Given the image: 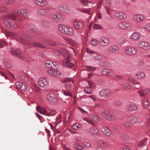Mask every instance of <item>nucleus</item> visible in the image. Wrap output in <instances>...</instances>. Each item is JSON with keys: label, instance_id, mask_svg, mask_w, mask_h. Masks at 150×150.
I'll use <instances>...</instances> for the list:
<instances>
[{"label": "nucleus", "instance_id": "obj_52", "mask_svg": "<svg viewBox=\"0 0 150 150\" xmlns=\"http://www.w3.org/2000/svg\"><path fill=\"white\" fill-rule=\"evenodd\" d=\"M80 125L78 123H76L72 125V128L74 129H77L78 128H80Z\"/></svg>", "mask_w": 150, "mask_h": 150}, {"label": "nucleus", "instance_id": "obj_9", "mask_svg": "<svg viewBox=\"0 0 150 150\" xmlns=\"http://www.w3.org/2000/svg\"><path fill=\"white\" fill-rule=\"evenodd\" d=\"M99 41L100 45L103 47H105L108 46L110 42L108 38L105 37H101L99 39Z\"/></svg>", "mask_w": 150, "mask_h": 150}, {"label": "nucleus", "instance_id": "obj_30", "mask_svg": "<svg viewBox=\"0 0 150 150\" xmlns=\"http://www.w3.org/2000/svg\"><path fill=\"white\" fill-rule=\"evenodd\" d=\"M64 39L67 43L70 45H74L76 44V42L71 38L67 37L65 38Z\"/></svg>", "mask_w": 150, "mask_h": 150}, {"label": "nucleus", "instance_id": "obj_1", "mask_svg": "<svg viewBox=\"0 0 150 150\" xmlns=\"http://www.w3.org/2000/svg\"><path fill=\"white\" fill-rule=\"evenodd\" d=\"M11 52L14 55L24 60H28L27 55L25 54L23 51L13 48L11 49Z\"/></svg>", "mask_w": 150, "mask_h": 150}, {"label": "nucleus", "instance_id": "obj_4", "mask_svg": "<svg viewBox=\"0 0 150 150\" xmlns=\"http://www.w3.org/2000/svg\"><path fill=\"white\" fill-rule=\"evenodd\" d=\"M46 100L48 102L51 103L52 104H56L58 102V99L56 97L55 95L52 93L47 94Z\"/></svg>", "mask_w": 150, "mask_h": 150}, {"label": "nucleus", "instance_id": "obj_43", "mask_svg": "<svg viewBox=\"0 0 150 150\" xmlns=\"http://www.w3.org/2000/svg\"><path fill=\"white\" fill-rule=\"evenodd\" d=\"M53 75V77H60V76H61V73L59 71L55 69L54 71V73Z\"/></svg>", "mask_w": 150, "mask_h": 150}, {"label": "nucleus", "instance_id": "obj_48", "mask_svg": "<svg viewBox=\"0 0 150 150\" xmlns=\"http://www.w3.org/2000/svg\"><path fill=\"white\" fill-rule=\"evenodd\" d=\"M80 1L81 3H82L83 5L85 6H89V5L91 4L90 2L87 0H82L81 1Z\"/></svg>", "mask_w": 150, "mask_h": 150}, {"label": "nucleus", "instance_id": "obj_49", "mask_svg": "<svg viewBox=\"0 0 150 150\" xmlns=\"http://www.w3.org/2000/svg\"><path fill=\"white\" fill-rule=\"evenodd\" d=\"M127 41V40L125 38H122L119 39V42L121 45H123Z\"/></svg>", "mask_w": 150, "mask_h": 150}, {"label": "nucleus", "instance_id": "obj_14", "mask_svg": "<svg viewBox=\"0 0 150 150\" xmlns=\"http://www.w3.org/2000/svg\"><path fill=\"white\" fill-rule=\"evenodd\" d=\"M35 3L38 6L44 7L47 4V0H35Z\"/></svg>", "mask_w": 150, "mask_h": 150}, {"label": "nucleus", "instance_id": "obj_10", "mask_svg": "<svg viewBox=\"0 0 150 150\" xmlns=\"http://www.w3.org/2000/svg\"><path fill=\"white\" fill-rule=\"evenodd\" d=\"M138 46L139 47L146 50L150 49V44L147 42L144 41L139 42Z\"/></svg>", "mask_w": 150, "mask_h": 150}, {"label": "nucleus", "instance_id": "obj_41", "mask_svg": "<svg viewBox=\"0 0 150 150\" xmlns=\"http://www.w3.org/2000/svg\"><path fill=\"white\" fill-rule=\"evenodd\" d=\"M62 93L65 96H72L71 93L68 90H62Z\"/></svg>", "mask_w": 150, "mask_h": 150}, {"label": "nucleus", "instance_id": "obj_3", "mask_svg": "<svg viewBox=\"0 0 150 150\" xmlns=\"http://www.w3.org/2000/svg\"><path fill=\"white\" fill-rule=\"evenodd\" d=\"M101 115L104 118L109 121L113 120L115 119L114 115L112 112L108 110L102 111Z\"/></svg>", "mask_w": 150, "mask_h": 150}, {"label": "nucleus", "instance_id": "obj_45", "mask_svg": "<svg viewBox=\"0 0 150 150\" xmlns=\"http://www.w3.org/2000/svg\"><path fill=\"white\" fill-rule=\"evenodd\" d=\"M128 80L129 81L132 82L135 85H137V84H138L139 85H141L139 83L137 82L135 79L132 77H129L128 79Z\"/></svg>", "mask_w": 150, "mask_h": 150}, {"label": "nucleus", "instance_id": "obj_17", "mask_svg": "<svg viewBox=\"0 0 150 150\" xmlns=\"http://www.w3.org/2000/svg\"><path fill=\"white\" fill-rule=\"evenodd\" d=\"M53 18L57 22H61L62 21V17L59 13H53Z\"/></svg>", "mask_w": 150, "mask_h": 150}, {"label": "nucleus", "instance_id": "obj_28", "mask_svg": "<svg viewBox=\"0 0 150 150\" xmlns=\"http://www.w3.org/2000/svg\"><path fill=\"white\" fill-rule=\"evenodd\" d=\"M74 25L76 29H79L82 27L83 24L82 22L76 21L74 22Z\"/></svg>", "mask_w": 150, "mask_h": 150}, {"label": "nucleus", "instance_id": "obj_53", "mask_svg": "<svg viewBox=\"0 0 150 150\" xmlns=\"http://www.w3.org/2000/svg\"><path fill=\"white\" fill-rule=\"evenodd\" d=\"M149 115L146 114L145 116L146 118L147 119L146 124L148 127L150 126V118L149 117Z\"/></svg>", "mask_w": 150, "mask_h": 150}, {"label": "nucleus", "instance_id": "obj_36", "mask_svg": "<svg viewBox=\"0 0 150 150\" xmlns=\"http://www.w3.org/2000/svg\"><path fill=\"white\" fill-rule=\"evenodd\" d=\"M36 109L38 112L42 114H43L46 111L44 108L40 106H37L36 107Z\"/></svg>", "mask_w": 150, "mask_h": 150}, {"label": "nucleus", "instance_id": "obj_12", "mask_svg": "<svg viewBox=\"0 0 150 150\" xmlns=\"http://www.w3.org/2000/svg\"><path fill=\"white\" fill-rule=\"evenodd\" d=\"M58 7L60 11L66 13H69L71 11V9L70 8L63 5H59Z\"/></svg>", "mask_w": 150, "mask_h": 150}, {"label": "nucleus", "instance_id": "obj_31", "mask_svg": "<svg viewBox=\"0 0 150 150\" xmlns=\"http://www.w3.org/2000/svg\"><path fill=\"white\" fill-rule=\"evenodd\" d=\"M98 130L96 127H93L90 129V132L94 136H96L98 135Z\"/></svg>", "mask_w": 150, "mask_h": 150}, {"label": "nucleus", "instance_id": "obj_57", "mask_svg": "<svg viewBox=\"0 0 150 150\" xmlns=\"http://www.w3.org/2000/svg\"><path fill=\"white\" fill-rule=\"evenodd\" d=\"M21 79L24 82L27 83L28 82V80L27 77L23 75L21 76Z\"/></svg>", "mask_w": 150, "mask_h": 150}, {"label": "nucleus", "instance_id": "obj_32", "mask_svg": "<svg viewBox=\"0 0 150 150\" xmlns=\"http://www.w3.org/2000/svg\"><path fill=\"white\" fill-rule=\"evenodd\" d=\"M26 28L28 29V30L31 31L33 33H35L36 29L33 24H32L30 25H28Z\"/></svg>", "mask_w": 150, "mask_h": 150}, {"label": "nucleus", "instance_id": "obj_33", "mask_svg": "<svg viewBox=\"0 0 150 150\" xmlns=\"http://www.w3.org/2000/svg\"><path fill=\"white\" fill-rule=\"evenodd\" d=\"M129 122L132 124H134L137 121V117L134 116L133 115L131 116L129 119Z\"/></svg>", "mask_w": 150, "mask_h": 150}, {"label": "nucleus", "instance_id": "obj_44", "mask_svg": "<svg viewBox=\"0 0 150 150\" xmlns=\"http://www.w3.org/2000/svg\"><path fill=\"white\" fill-rule=\"evenodd\" d=\"M33 45L34 46L36 47H39L41 48H45V47L41 43H40L38 42H34Z\"/></svg>", "mask_w": 150, "mask_h": 150}, {"label": "nucleus", "instance_id": "obj_25", "mask_svg": "<svg viewBox=\"0 0 150 150\" xmlns=\"http://www.w3.org/2000/svg\"><path fill=\"white\" fill-rule=\"evenodd\" d=\"M65 34L69 35H71L73 34L74 32L73 29L70 27H66L65 29Z\"/></svg>", "mask_w": 150, "mask_h": 150}, {"label": "nucleus", "instance_id": "obj_40", "mask_svg": "<svg viewBox=\"0 0 150 150\" xmlns=\"http://www.w3.org/2000/svg\"><path fill=\"white\" fill-rule=\"evenodd\" d=\"M142 104L146 108H147L148 107L149 105V103L147 99L144 98L142 100Z\"/></svg>", "mask_w": 150, "mask_h": 150}, {"label": "nucleus", "instance_id": "obj_20", "mask_svg": "<svg viewBox=\"0 0 150 150\" xmlns=\"http://www.w3.org/2000/svg\"><path fill=\"white\" fill-rule=\"evenodd\" d=\"M149 139L147 138H145L143 140L138 142L137 143V146L138 147H142L146 145L147 142L149 141Z\"/></svg>", "mask_w": 150, "mask_h": 150}, {"label": "nucleus", "instance_id": "obj_55", "mask_svg": "<svg viewBox=\"0 0 150 150\" xmlns=\"http://www.w3.org/2000/svg\"><path fill=\"white\" fill-rule=\"evenodd\" d=\"M72 85L71 83H67L65 86V88L66 90L69 91L71 89V88Z\"/></svg>", "mask_w": 150, "mask_h": 150}, {"label": "nucleus", "instance_id": "obj_56", "mask_svg": "<svg viewBox=\"0 0 150 150\" xmlns=\"http://www.w3.org/2000/svg\"><path fill=\"white\" fill-rule=\"evenodd\" d=\"M91 44L93 46L96 45L98 44V42L96 39H92L90 41Z\"/></svg>", "mask_w": 150, "mask_h": 150}, {"label": "nucleus", "instance_id": "obj_54", "mask_svg": "<svg viewBox=\"0 0 150 150\" xmlns=\"http://www.w3.org/2000/svg\"><path fill=\"white\" fill-rule=\"evenodd\" d=\"M16 28V25L14 22H10V29L14 30Z\"/></svg>", "mask_w": 150, "mask_h": 150}, {"label": "nucleus", "instance_id": "obj_22", "mask_svg": "<svg viewBox=\"0 0 150 150\" xmlns=\"http://www.w3.org/2000/svg\"><path fill=\"white\" fill-rule=\"evenodd\" d=\"M118 50V47L116 45H112L108 47V51L110 53H112L116 52Z\"/></svg>", "mask_w": 150, "mask_h": 150}, {"label": "nucleus", "instance_id": "obj_46", "mask_svg": "<svg viewBox=\"0 0 150 150\" xmlns=\"http://www.w3.org/2000/svg\"><path fill=\"white\" fill-rule=\"evenodd\" d=\"M54 70L52 68L49 69L47 71V73L49 75L52 76H53Z\"/></svg>", "mask_w": 150, "mask_h": 150}, {"label": "nucleus", "instance_id": "obj_29", "mask_svg": "<svg viewBox=\"0 0 150 150\" xmlns=\"http://www.w3.org/2000/svg\"><path fill=\"white\" fill-rule=\"evenodd\" d=\"M137 108V106L134 104L129 105L127 107V110L130 112L136 111Z\"/></svg>", "mask_w": 150, "mask_h": 150}, {"label": "nucleus", "instance_id": "obj_27", "mask_svg": "<svg viewBox=\"0 0 150 150\" xmlns=\"http://www.w3.org/2000/svg\"><path fill=\"white\" fill-rule=\"evenodd\" d=\"M93 58L94 60L99 61L103 58V56L101 54L98 53L93 56Z\"/></svg>", "mask_w": 150, "mask_h": 150}, {"label": "nucleus", "instance_id": "obj_37", "mask_svg": "<svg viewBox=\"0 0 150 150\" xmlns=\"http://www.w3.org/2000/svg\"><path fill=\"white\" fill-rule=\"evenodd\" d=\"M136 75L139 79H141L144 77L145 76V74L143 72H138L136 73Z\"/></svg>", "mask_w": 150, "mask_h": 150}, {"label": "nucleus", "instance_id": "obj_18", "mask_svg": "<svg viewBox=\"0 0 150 150\" xmlns=\"http://www.w3.org/2000/svg\"><path fill=\"white\" fill-rule=\"evenodd\" d=\"M144 19V17L142 15H136L134 16V20L137 22H141Z\"/></svg>", "mask_w": 150, "mask_h": 150}, {"label": "nucleus", "instance_id": "obj_47", "mask_svg": "<svg viewBox=\"0 0 150 150\" xmlns=\"http://www.w3.org/2000/svg\"><path fill=\"white\" fill-rule=\"evenodd\" d=\"M22 84L19 90L23 91H25L27 89V86L25 84H24L23 83Z\"/></svg>", "mask_w": 150, "mask_h": 150}, {"label": "nucleus", "instance_id": "obj_61", "mask_svg": "<svg viewBox=\"0 0 150 150\" xmlns=\"http://www.w3.org/2000/svg\"><path fill=\"white\" fill-rule=\"evenodd\" d=\"M22 82L18 81L16 82V88L19 90L20 89V87L21 86L22 84Z\"/></svg>", "mask_w": 150, "mask_h": 150}, {"label": "nucleus", "instance_id": "obj_34", "mask_svg": "<svg viewBox=\"0 0 150 150\" xmlns=\"http://www.w3.org/2000/svg\"><path fill=\"white\" fill-rule=\"evenodd\" d=\"M122 87L125 89L129 90L131 89V85L129 83H124L121 84Z\"/></svg>", "mask_w": 150, "mask_h": 150}, {"label": "nucleus", "instance_id": "obj_26", "mask_svg": "<svg viewBox=\"0 0 150 150\" xmlns=\"http://www.w3.org/2000/svg\"><path fill=\"white\" fill-rule=\"evenodd\" d=\"M16 12H13L10 13V20L13 21H16L17 20L19 22H21V19H17L16 16Z\"/></svg>", "mask_w": 150, "mask_h": 150}, {"label": "nucleus", "instance_id": "obj_6", "mask_svg": "<svg viewBox=\"0 0 150 150\" xmlns=\"http://www.w3.org/2000/svg\"><path fill=\"white\" fill-rule=\"evenodd\" d=\"M38 84L42 87H47L49 84V80L47 78H41L38 80Z\"/></svg>", "mask_w": 150, "mask_h": 150}, {"label": "nucleus", "instance_id": "obj_23", "mask_svg": "<svg viewBox=\"0 0 150 150\" xmlns=\"http://www.w3.org/2000/svg\"><path fill=\"white\" fill-rule=\"evenodd\" d=\"M16 13L20 17H25L27 14L26 10L25 9L19 10L17 11Z\"/></svg>", "mask_w": 150, "mask_h": 150}, {"label": "nucleus", "instance_id": "obj_35", "mask_svg": "<svg viewBox=\"0 0 150 150\" xmlns=\"http://www.w3.org/2000/svg\"><path fill=\"white\" fill-rule=\"evenodd\" d=\"M90 118L93 120V121L98 122L99 120V118L98 116L96 114H91L90 116Z\"/></svg>", "mask_w": 150, "mask_h": 150}, {"label": "nucleus", "instance_id": "obj_8", "mask_svg": "<svg viewBox=\"0 0 150 150\" xmlns=\"http://www.w3.org/2000/svg\"><path fill=\"white\" fill-rule=\"evenodd\" d=\"M124 51L126 53L132 56L137 53V50L132 47H127L124 49Z\"/></svg>", "mask_w": 150, "mask_h": 150}, {"label": "nucleus", "instance_id": "obj_59", "mask_svg": "<svg viewBox=\"0 0 150 150\" xmlns=\"http://www.w3.org/2000/svg\"><path fill=\"white\" fill-rule=\"evenodd\" d=\"M80 11L82 12L86 13L88 15L90 14V9H83L80 10Z\"/></svg>", "mask_w": 150, "mask_h": 150}, {"label": "nucleus", "instance_id": "obj_64", "mask_svg": "<svg viewBox=\"0 0 150 150\" xmlns=\"http://www.w3.org/2000/svg\"><path fill=\"white\" fill-rule=\"evenodd\" d=\"M6 44V42L1 40H0V47L2 48Z\"/></svg>", "mask_w": 150, "mask_h": 150}, {"label": "nucleus", "instance_id": "obj_39", "mask_svg": "<svg viewBox=\"0 0 150 150\" xmlns=\"http://www.w3.org/2000/svg\"><path fill=\"white\" fill-rule=\"evenodd\" d=\"M66 27L64 25H60L58 28V30L60 32L65 34V29Z\"/></svg>", "mask_w": 150, "mask_h": 150}, {"label": "nucleus", "instance_id": "obj_21", "mask_svg": "<svg viewBox=\"0 0 150 150\" xmlns=\"http://www.w3.org/2000/svg\"><path fill=\"white\" fill-rule=\"evenodd\" d=\"M140 37V35L138 33L134 32L132 33L130 37V38L133 41H136L139 39Z\"/></svg>", "mask_w": 150, "mask_h": 150}, {"label": "nucleus", "instance_id": "obj_13", "mask_svg": "<svg viewBox=\"0 0 150 150\" xmlns=\"http://www.w3.org/2000/svg\"><path fill=\"white\" fill-rule=\"evenodd\" d=\"M101 72L103 75L107 76H111L114 74V72L113 70L107 69H103Z\"/></svg>", "mask_w": 150, "mask_h": 150}, {"label": "nucleus", "instance_id": "obj_15", "mask_svg": "<svg viewBox=\"0 0 150 150\" xmlns=\"http://www.w3.org/2000/svg\"><path fill=\"white\" fill-rule=\"evenodd\" d=\"M18 37L19 38H20L21 42L25 45L28 44V39L31 38V37L30 36L28 35H23L20 37L19 36Z\"/></svg>", "mask_w": 150, "mask_h": 150}, {"label": "nucleus", "instance_id": "obj_51", "mask_svg": "<svg viewBox=\"0 0 150 150\" xmlns=\"http://www.w3.org/2000/svg\"><path fill=\"white\" fill-rule=\"evenodd\" d=\"M99 145L100 146L102 147H104L107 146V143L103 141H100L99 142Z\"/></svg>", "mask_w": 150, "mask_h": 150}, {"label": "nucleus", "instance_id": "obj_60", "mask_svg": "<svg viewBox=\"0 0 150 150\" xmlns=\"http://www.w3.org/2000/svg\"><path fill=\"white\" fill-rule=\"evenodd\" d=\"M122 138L123 140L127 141L129 139V137L128 135L123 134L122 136Z\"/></svg>", "mask_w": 150, "mask_h": 150}, {"label": "nucleus", "instance_id": "obj_24", "mask_svg": "<svg viewBox=\"0 0 150 150\" xmlns=\"http://www.w3.org/2000/svg\"><path fill=\"white\" fill-rule=\"evenodd\" d=\"M37 13L38 15L45 16L47 13V11L44 8H42L38 10Z\"/></svg>", "mask_w": 150, "mask_h": 150}, {"label": "nucleus", "instance_id": "obj_7", "mask_svg": "<svg viewBox=\"0 0 150 150\" xmlns=\"http://www.w3.org/2000/svg\"><path fill=\"white\" fill-rule=\"evenodd\" d=\"M119 27L123 30H130L132 27V25L129 23L122 22L118 24Z\"/></svg>", "mask_w": 150, "mask_h": 150}, {"label": "nucleus", "instance_id": "obj_19", "mask_svg": "<svg viewBox=\"0 0 150 150\" xmlns=\"http://www.w3.org/2000/svg\"><path fill=\"white\" fill-rule=\"evenodd\" d=\"M137 92L141 96L144 97L146 94L149 95L150 94V90L149 89H143L138 91Z\"/></svg>", "mask_w": 150, "mask_h": 150}, {"label": "nucleus", "instance_id": "obj_5", "mask_svg": "<svg viewBox=\"0 0 150 150\" xmlns=\"http://www.w3.org/2000/svg\"><path fill=\"white\" fill-rule=\"evenodd\" d=\"M99 96L101 98H107L111 96V92L108 89H102L98 92Z\"/></svg>", "mask_w": 150, "mask_h": 150}, {"label": "nucleus", "instance_id": "obj_58", "mask_svg": "<svg viewBox=\"0 0 150 150\" xmlns=\"http://www.w3.org/2000/svg\"><path fill=\"white\" fill-rule=\"evenodd\" d=\"M83 119L86 122H87L89 123H90V124H91L92 125H94V123H93L92 121L86 118H84Z\"/></svg>", "mask_w": 150, "mask_h": 150}, {"label": "nucleus", "instance_id": "obj_42", "mask_svg": "<svg viewBox=\"0 0 150 150\" xmlns=\"http://www.w3.org/2000/svg\"><path fill=\"white\" fill-rule=\"evenodd\" d=\"M52 62L50 61H47L45 62V65L47 67L52 69Z\"/></svg>", "mask_w": 150, "mask_h": 150}, {"label": "nucleus", "instance_id": "obj_62", "mask_svg": "<svg viewBox=\"0 0 150 150\" xmlns=\"http://www.w3.org/2000/svg\"><path fill=\"white\" fill-rule=\"evenodd\" d=\"M84 146L87 148L91 146V144L89 142L85 141L84 143Z\"/></svg>", "mask_w": 150, "mask_h": 150}, {"label": "nucleus", "instance_id": "obj_2", "mask_svg": "<svg viewBox=\"0 0 150 150\" xmlns=\"http://www.w3.org/2000/svg\"><path fill=\"white\" fill-rule=\"evenodd\" d=\"M63 55L65 58L63 61V66L69 68L72 67L74 65V64L70 62L71 58L70 57L69 53L66 52L65 54H64Z\"/></svg>", "mask_w": 150, "mask_h": 150}, {"label": "nucleus", "instance_id": "obj_50", "mask_svg": "<svg viewBox=\"0 0 150 150\" xmlns=\"http://www.w3.org/2000/svg\"><path fill=\"white\" fill-rule=\"evenodd\" d=\"M73 147L74 149L77 150H82L83 149L82 146L78 144L74 145Z\"/></svg>", "mask_w": 150, "mask_h": 150}, {"label": "nucleus", "instance_id": "obj_16", "mask_svg": "<svg viewBox=\"0 0 150 150\" xmlns=\"http://www.w3.org/2000/svg\"><path fill=\"white\" fill-rule=\"evenodd\" d=\"M114 16L117 18L121 19L125 18L127 16L126 15L122 12H117L114 14Z\"/></svg>", "mask_w": 150, "mask_h": 150}, {"label": "nucleus", "instance_id": "obj_11", "mask_svg": "<svg viewBox=\"0 0 150 150\" xmlns=\"http://www.w3.org/2000/svg\"><path fill=\"white\" fill-rule=\"evenodd\" d=\"M101 131L103 133L108 137H112L113 135V133L108 128L105 127H103L101 129Z\"/></svg>", "mask_w": 150, "mask_h": 150}, {"label": "nucleus", "instance_id": "obj_63", "mask_svg": "<svg viewBox=\"0 0 150 150\" xmlns=\"http://www.w3.org/2000/svg\"><path fill=\"white\" fill-rule=\"evenodd\" d=\"M131 123L129 122V121L126 122L125 124V126L127 128H130L131 127Z\"/></svg>", "mask_w": 150, "mask_h": 150}, {"label": "nucleus", "instance_id": "obj_38", "mask_svg": "<svg viewBox=\"0 0 150 150\" xmlns=\"http://www.w3.org/2000/svg\"><path fill=\"white\" fill-rule=\"evenodd\" d=\"M9 17L8 16H6L4 18V23L5 25L8 28H9V23L8 19Z\"/></svg>", "mask_w": 150, "mask_h": 150}]
</instances>
